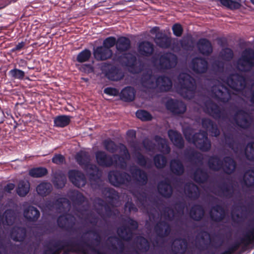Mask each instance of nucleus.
<instances>
[{
	"label": "nucleus",
	"instance_id": "64",
	"mask_svg": "<svg viewBox=\"0 0 254 254\" xmlns=\"http://www.w3.org/2000/svg\"><path fill=\"white\" fill-rule=\"evenodd\" d=\"M246 158L250 161H254V142L248 143L245 150Z\"/></svg>",
	"mask_w": 254,
	"mask_h": 254
},
{
	"label": "nucleus",
	"instance_id": "56",
	"mask_svg": "<svg viewBox=\"0 0 254 254\" xmlns=\"http://www.w3.org/2000/svg\"><path fill=\"white\" fill-rule=\"evenodd\" d=\"M91 52L88 49H85L79 52L76 56V61L79 63H82L89 61L91 57Z\"/></svg>",
	"mask_w": 254,
	"mask_h": 254
},
{
	"label": "nucleus",
	"instance_id": "20",
	"mask_svg": "<svg viewBox=\"0 0 254 254\" xmlns=\"http://www.w3.org/2000/svg\"><path fill=\"white\" fill-rule=\"evenodd\" d=\"M210 219L215 222L222 221L226 216V211L224 207L220 204H216L212 206L209 212Z\"/></svg>",
	"mask_w": 254,
	"mask_h": 254
},
{
	"label": "nucleus",
	"instance_id": "28",
	"mask_svg": "<svg viewBox=\"0 0 254 254\" xmlns=\"http://www.w3.org/2000/svg\"><path fill=\"white\" fill-rule=\"evenodd\" d=\"M188 247V242L185 238H177L173 243L172 251L174 254H184Z\"/></svg>",
	"mask_w": 254,
	"mask_h": 254
},
{
	"label": "nucleus",
	"instance_id": "61",
	"mask_svg": "<svg viewBox=\"0 0 254 254\" xmlns=\"http://www.w3.org/2000/svg\"><path fill=\"white\" fill-rule=\"evenodd\" d=\"M136 57L134 55L130 53H126L124 65L134 69L136 64Z\"/></svg>",
	"mask_w": 254,
	"mask_h": 254
},
{
	"label": "nucleus",
	"instance_id": "57",
	"mask_svg": "<svg viewBox=\"0 0 254 254\" xmlns=\"http://www.w3.org/2000/svg\"><path fill=\"white\" fill-rule=\"evenodd\" d=\"M101 191L105 197L111 200H116L119 196L117 191L113 188L105 187L102 189Z\"/></svg>",
	"mask_w": 254,
	"mask_h": 254
},
{
	"label": "nucleus",
	"instance_id": "38",
	"mask_svg": "<svg viewBox=\"0 0 254 254\" xmlns=\"http://www.w3.org/2000/svg\"><path fill=\"white\" fill-rule=\"evenodd\" d=\"M185 191L187 196L191 199L196 200L199 197V188L193 183L186 184Z\"/></svg>",
	"mask_w": 254,
	"mask_h": 254
},
{
	"label": "nucleus",
	"instance_id": "6",
	"mask_svg": "<svg viewBox=\"0 0 254 254\" xmlns=\"http://www.w3.org/2000/svg\"><path fill=\"white\" fill-rule=\"evenodd\" d=\"M237 64L243 72H250L254 67V50L247 48L244 50L237 61Z\"/></svg>",
	"mask_w": 254,
	"mask_h": 254
},
{
	"label": "nucleus",
	"instance_id": "9",
	"mask_svg": "<svg viewBox=\"0 0 254 254\" xmlns=\"http://www.w3.org/2000/svg\"><path fill=\"white\" fill-rule=\"evenodd\" d=\"M125 221L129 225H123L117 229V233L119 236L125 241H130L133 238V231L136 230L138 227L137 222L134 219L128 218Z\"/></svg>",
	"mask_w": 254,
	"mask_h": 254
},
{
	"label": "nucleus",
	"instance_id": "27",
	"mask_svg": "<svg viewBox=\"0 0 254 254\" xmlns=\"http://www.w3.org/2000/svg\"><path fill=\"white\" fill-rule=\"evenodd\" d=\"M190 218L195 221H200L205 215V210L202 205L195 204L192 205L190 210Z\"/></svg>",
	"mask_w": 254,
	"mask_h": 254
},
{
	"label": "nucleus",
	"instance_id": "14",
	"mask_svg": "<svg viewBox=\"0 0 254 254\" xmlns=\"http://www.w3.org/2000/svg\"><path fill=\"white\" fill-rule=\"evenodd\" d=\"M190 68L196 74L206 73L208 69L207 60L201 57H196L192 59L190 63Z\"/></svg>",
	"mask_w": 254,
	"mask_h": 254
},
{
	"label": "nucleus",
	"instance_id": "55",
	"mask_svg": "<svg viewBox=\"0 0 254 254\" xmlns=\"http://www.w3.org/2000/svg\"><path fill=\"white\" fill-rule=\"evenodd\" d=\"M48 170L42 167L33 168L29 170V174L33 178H41L48 174Z\"/></svg>",
	"mask_w": 254,
	"mask_h": 254
},
{
	"label": "nucleus",
	"instance_id": "39",
	"mask_svg": "<svg viewBox=\"0 0 254 254\" xmlns=\"http://www.w3.org/2000/svg\"><path fill=\"white\" fill-rule=\"evenodd\" d=\"M135 91L134 88L127 86L123 88L120 93L121 99L126 102H130L134 99Z\"/></svg>",
	"mask_w": 254,
	"mask_h": 254
},
{
	"label": "nucleus",
	"instance_id": "16",
	"mask_svg": "<svg viewBox=\"0 0 254 254\" xmlns=\"http://www.w3.org/2000/svg\"><path fill=\"white\" fill-rule=\"evenodd\" d=\"M167 110L174 115H180L184 114L187 110L186 104L181 101L170 99L165 104Z\"/></svg>",
	"mask_w": 254,
	"mask_h": 254
},
{
	"label": "nucleus",
	"instance_id": "5",
	"mask_svg": "<svg viewBox=\"0 0 254 254\" xmlns=\"http://www.w3.org/2000/svg\"><path fill=\"white\" fill-rule=\"evenodd\" d=\"M155 60L158 62L156 64L157 68L162 70L175 68L178 62L176 55L170 52L158 54Z\"/></svg>",
	"mask_w": 254,
	"mask_h": 254
},
{
	"label": "nucleus",
	"instance_id": "26",
	"mask_svg": "<svg viewBox=\"0 0 254 254\" xmlns=\"http://www.w3.org/2000/svg\"><path fill=\"white\" fill-rule=\"evenodd\" d=\"M137 50L141 56L149 57L153 54L154 46L150 42L144 41L139 43Z\"/></svg>",
	"mask_w": 254,
	"mask_h": 254
},
{
	"label": "nucleus",
	"instance_id": "60",
	"mask_svg": "<svg viewBox=\"0 0 254 254\" xmlns=\"http://www.w3.org/2000/svg\"><path fill=\"white\" fill-rule=\"evenodd\" d=\"M70 199L73 203L80 205H81L85 199L83 194L78 190H74L72 192Z\"/></svg>",
	"mask_w": 254,
	"mask_h": 254
},
{
	"label": "nucleus",
	"instance_id": "49",
	"mask_svg": "<svg viewBox=\"0 0 254 254\" xmlns=\"http://www.w3.org/2000/svg\"><path fill=\"white\" fill-rule=\"evenodd\" d=\"M52 190V185L48 182H42L36 187L38 194L43 197L49 195Z\"/></svg>",
	"mask_w": 254,
	"mask_h": 254
},
{
	"label": "nucleus",
	"instance_id": "22",
	"mask_svg": "<svg viewBox=\"0 0 254 254\" xmlns=\"http://www.w3.org/2000/svg\"><path fill=\"white\" fill-rule=\"evenodd\" d=\"M129 172L133 180L139 185L144 186L147 184L148 176L144 170L134 166L130 168Z\"/></svg>",
	"mask_w": 254,
	"mask_h": 254
},
{
	"label": "nucleus",
	"instance_id": "32",
	"mask_svg": "<svg viewBox=\"0 0 254 254\" xmlns=\"http://www.w3.org/2000/svg\"><path fill=\"white\" fill-rule=\"evenodd\" d=\"M223 167L221 169L225 174L231 175L233 174L237 166L235 160L231 156H225L223 158Z\"/></svg>",
	"mask_w": 254,
	"mask_h": 254
},
{
	"label": "nucleus",
	"instance_id": "1",
	"mask_svg": "<svg viewBox=\"0 0 254 254\" xmlns=\"http://www.w3.org/2000/svg\"><path fill=\"white\" fill-rule=\"evenodd\" d=\"M66 247H70L72 251L81 252L83 254H87V251L85 247L88 248L97 254L98 250H96L92 245V243H88L86 240L83 239L82 236L79 240L76 238H72L67 241H57L52 244V247H49L48 249L45 250L43 254H55L59 253L64 250Z\"/></svg>",
	"mask_w": 254,
	"mask_h": 254
},
{
	"label": "nucleus",
	"instance_id": "46",
	"mask_svg": "<svg viewBox=\"0 0 254 254\" xmlns=\"http://www.w3.org/2000/svg\"><path fill=\"white\" fill-rule=\"evenodd\" d=\"M242 0H219L220 3L224 6L230 10H237L242 6ZM254 4V0H250Z\"/></svg>",
	"mask_w": 254,
	"mask_h": 254
},
{
	"label": "nucleus",
	"instance_id": "10",
	"mask_svg": "<svg viewBox=\"0 0 254 254\" xmlns=\"http://www.w3.org/2000/svg\"><path fill=\"white\" fill-rule=\"evenodd\" d=\"M58 226L67 232H76L75 218L71 214L65 213L60 215L57 219Z\"/></svg>",
	"mask_w": 254,
	"mask_h": 254
},
{
	"label": "nucleus",
	"instance_id": "8",
	"mask_svg": "<svg viewBox=\"0 0 254 254\" xmlns=\"http://www.w3.org/2000/svg\"><path fill=\"white\" fill-rule=\"evenodd\" d=\"M204 111L215 120H225L228 118L227 113L223 108L220 107L211 100H208L204 104Z\"/></svg>",
	"mask_w": 254,
	"mask_h": 254
},
{
	"label": "nucleus",
	"instance_id": "31",
	"mask_svg": "<svg viewBox=\"0 0 254 254\" xmlns=\"http://www.w3.org/2000/svg\"><path fill=\"white\" fill-rule=\"evenodd\" d=\"M154 41L159 47L163 49H168L172 44L171 38L162 32L156 34Z\"/></svg>",
	"mask_w": 254,
	"mask_h": 254
},
{
	"label": "nucleus",
	"instance_id": "29",
	"mask_svg": "<svg viewBox=\"0 0 254 254\" xmlns=\"http://www.w3.org/2000/svg\"><path fill=\"white\" fill-rule=\"evenodd\" d=\"M156 78L152 71L148 70L142 73L140 80L143 86L149 89H154L155 88Z\"/></svg>",
	"mask_w": 254,
	"mask_h": 254
},
{
	"label": "nucleus",
	"instance_id": "23",
	"mask_svg": "<svg viewBox=\"0 0 254 254\" xmlns=\"http://www.w3.org/2000/svg\"><path fill=\"white\" fill-rule=\"evenodd\" d=\"M158 193L163 197L169 198L171 197L173 190L169 179H165L158 183L157 185Z\"/></svg>",
	"mask_w": 254,
	"mask_h": 254
},
{
	"label": "nucleus",
	"instance_id": "30",
	"mask_svg": "<svg viewBox=\"0 0 254 254\" xmlns=\"http://www.w3.org/2000/svg\"><path fill=\"white\" fill-rule=\"evenodd\" d=\"M23 215L27 221L35 222L39 218L40 212L36 207L30 205L24 210Z\"/></svg>",
	"mask_w": 254,
	"mask_h": 254
},
{
	"label": "nucleus",
	"instance_id": "59",
	"mask_svg": "<svg viewBox=\"0 0 254 254\" xmlns=\"http://www.w3.org/2000/svg\"><path fill=\"white\" fill-rule=\"evenodd\" d=\"M219 188L223 196L228 198L233 196L234 191L232 186L228 185L226 183H223L219 186Z\"/></svg>",
	"mask_w": 254,
	"mask_h": 254
},
{
	"label": "nucleus",
	"instance_id": "13",
	"mask_svg": "<svg viewBox=\"0 0 254 254\" xmlns=\"http://www.w3.org/2000/svg\"><path fill=\"white\" fill-rule=\"evenodd\" d=\"M254 224V217L250 221L249 226H252ZM254 240V227L251 228V229L247 232L244 237L242 238L241 243L236 242L234 243L231 247H229L226 252L228 254H232L235 251L237 250L239 248L241 244L246 245L251 244Z\"/></svg>",
	"mask_w": 254,
	"mask_h": 254
},
{
	"label": "nucleus",
	"instance_id": "47",
	"mask_svg": "<svg viewBox=\"0 0 254 254\" xmlns=\"http://www.w3.org/2000/svg\"><path fill=\"white\" fill-rule=\"evenodd\" d=\"M209 178L208 174L206 171L201 168H197L193 173V180L198 184L206 182Z\"/></svg>",
	"mask_w": 254,
	"mask_h": 254
},
{
	"label": "nucleus",
	"instance_id": "34",
	"mask_svg": "<svg viewBox=\"0 0 254 254\" xmlns=\"http://www.w3.org/2000/svg\"><path fill=\"white\" fill-rule=\"evenodd\" d=\"M75 159L77 164L82 167L83 169H87L88 166L90 163V157L87 152L80 151L76 153Z\"/></svg>",
	"mask_w": 254,
	"mask_h": 254
},
{
	"label": "nucleus",
	"instance_id": "33",
	"mask_svg": "<svg viewBox=\"0 0 254 254\" xmlns=\"http://www.w3.org/2000/svg\"><path fill=\"white\" fill-rule=\"evenodd\" d=\"M15 220V215L11 209L6 210L3 214L0 212V227L3 225L11 226Z\"/></svg>",
	"mask_w": 254,
	"mask_h": 254
},
{
	"label": "nucleus",
	"instance_id": "44",
	"mask_svg": "<svg viewBox=\"0 0 254 254\" xmlns=\"http://www.w3.org/2000/svg\"><path fill=\"white\" fill-rule=\"evenodd\" d=\"M224 90L218 89L214 92L215 98L220 102L227 103L231 99L230 90L227 87L222 86Z\"/></svg>",
	"mask_w": 254,
	"mask_h": 254
},
{
	"label": "nucleus",
	"instance_id": "42",
	"mask_svg": "<svg viewBox=\"0 0 254 254\" xmlns=\"http://www.w3.org/2000/svg\"><path fill=\"white\" fill-rule=\"evenodd\" d=\"M223 159L222 160L217 155L210 156L207 162L209 169L214 171L221 170L223 167Z\"/></svg>",
	"mask_w": 254,
	"mask_h": 254
},
{
	"label": "nucleus",
	"instance_id": "48",
	"mask_svg": "<svg viewBox=\"0 0 254 254\" xmlns=\"http://www.w3.org/2000/svg\"><path fill=\"white\" fill-rule=\"evenodd\" d=\"M71 117L67 115H60L54 120V126L58 127H64L70 123Z\"/></svg>",
	"mask_w": 254,
	"mask_h": 254
},
{
	"label": "nucleus",
	"instance_id": "53",
	"mask_svg": "<svg viewBox=\"0 0 254 254\" xmlns=\"http://www.w3.org/2000/svg\"><path fill=\"white\" fill-rule=\"evenodd\" d=\"M136 163L137 164L142 167H147L150 168L151 167V161L150 159L144 156L141 152L138 151L135 154Z\"/></svg>",
	"mask_w": 254,
	"mask_h": 254
},
{
	"label": "nucleus",
	"instance_id": "51",
	"mask_svg": "<svg viewBox=\"0 0 254 254\" xmlns=\"http://www.w3.org/2000/svg\"><path fill=\"white\" fill-rule=\"evenodd\" d=\"M155 166L158 169L164 168L167 164V157L161 154H156L153 158Z\"/></svg>",
	"mask_w": 254,
	"mask_h": 254
},
{
	"label": "nucleus",
	"instance_id": "36",
	"mask_svg": "<svg viewBox=\"0 0 254 254\" xmlns=\"http://www.w3.org/2000/svg\"><path fill=\"white\" fill-rule=\"evenodd\" d=\"M10 236L15 242H23L26 236V230L24 227H14L11 231Z\"/></svg>",
	"mask_w": 254,
	"mask_h": 254
},
{
	"label": "nucleus",
	"instance_id": "7",
	"mask_svg": "<svg viewBox=\"0 0 254 254\" xmlns=\"http://www.w3.org/2000/svg\"><path fill=\"white\" fill-rule=\"evenodd\" d=\"M110 183L116 187L127 185L131 181V176L127 173L120 170H113L108 173Z\"/></svg>",
	"mask_w": 254,
	"mask_h": 254
},
{
	"label": "nucleus",
	"instance_id": "41",
	"mask_svg": "<svg viewBox=\"0 0 254 254\" xmlns=\"http://www.w3.org/2000/svg\"><path fill=\"white\" fill-rule=\"evenodd\" d=\"M239 204L238 210H241L242 216H240V214H237L236 217L237 219H240L243 216L246 217L254 213V205L252 202H248L247 205H244L240 203Z\"/></svg>",
	"mask_w": 254,
	"mask_h": 254
},
{
	"label": "nucleus",
	"instance_id": "35",
	"mask_svg": "<svg viewBox=\"0 0 254 254\" xmlns=\"http://www.w3.org/2000/svg\"><path fill=\"white\" fill-rule=\"evenodd\" d=\"M170 170L172 174L180 176L184 173L185 167L180 159H173L170 162Z\"/></svg>",
	"mask_w": 254,
	"mask_h": 254
},
{
	"label": "nucleus",
	"instance_id": "3",
	"mask_svg": "<svg viewBox=\"0 0 254 254\" xmlns=\"http://www.w3.org/2000/svg\"><path fill=\"white\" fill-rule=\"evenodd\" d=\"M180 85L179 92L186 99L193 98L196 88L195 81L190 74L183 73L178 77Z\"/></svg>",
	"mask_w": 254,
	"mask_h": 254
},
{
	"label": "nucleus",
	"instance_id": "2",
	"mask_svg": "<svg viewBox=\"0 0 254 254\" xmlns=\"http://www.w3.org/2000/svg\"><path fill=\"white\" fill-rule=\"evenodd\" d=\"M120 145L121 150L123 152L125 157L117 154L111 155L104 151L98 150L95 154L98 165L102 167L109 168L115 166L120 169H126L127 163L125 158L128 159L130 158V154L125 145L121 143Z\"/></svg>",
	"mask_w": 254,
	"mask_h": 254
},
{
	"label": "nucleus",
	"instance_id": "11",
	"mask_svg": "<svg viewBox=\"0 0 254 254\" xmlns=\"http://www.w3.org/2000/svg\"><path fill=\"white\" fill-rule=\"evenodd\" d=\"M106 76L110 80L119 81L124 77V74L121 68L112 65L110 62L104 63L102 67Z\"/></svg>",
	"mask_w": 254,
	"mask_h": 254
},
{
	"label": "nucleus",
	"instance_id": "15",
	"mask_svg": "<svg viewBox=\"0 0 254 254\" xmlns=\"http://www.w3.org/2000/svg\"><path fill=\"white\" fill-rule=\"evenodd\" d=\"M227 83L230 88L239 91L245 87L246 79L245 77L240 74H232L227 77Z\"/></svg>",
	"mask_w": 254,
	"mask_h": 254
},
{
	"label": "nucleus",
	"instance_id": "4",
	"mask_svg": "<svg viewBox=\"0 0 254 254\" xmlns=\"http://www.w3.org/2000/svg\"><path fill=\"white\" fill-rule=\"evenodd\" d=\"M185 136L189 142L193 143L197 149L203 152H207L211 149V143L206 130H200L192 135L190 133H185Z\"/></svg>",
	"mask_w": 254,
	"mask_h": 254
},
{
	"label": "nucleus",
	"instance_id": "50",
	"mask_svg": "<svg viewBox=\"0 0 254 254\" xmlns=\"http://www.w3.org/2000/svg\"><path fill=\"white\" fill-rule=\"evenodd\" d=\"M65 176L62 173L56 174L52 179V183L57 189H62L66 183Z\"/></svg>",
	"mask_w": 254,
	"mask_h": 254
},
{
	"label": "nucleus",
	"instance_id": "52",
	"mask_svg": "<svg viewBox=\"0 0 254 254\" xmlns=\"http://www.w3.org/2000/svg\"><path fill=\"white\" fill-rule=\"evenodd\" d=\"M30 190V184L27 181H20L16 189L17 194L21 197L26 196L29 192Z\"/></svg>",
	"mask_w": 254,
	"mask_h": 254
},
{
	"label": "nucleus",
	"instance_id": "18",
	"mask_svg": "<svg viewBox=\"0 0 254 254\" xmlns=\"http://www.w3.org/2000/svg\"><path fill=\"white\" fill-rule=\"evenodd\" d=\"M154 231L157 237L164 238L168 237L171 233V227L166 221L159 220L154 226Z\"/></svg>",
	"mask_w": 254,
	"mask_h": 254
},
{
	"label": "nucleus",
	"instance_id": "58",
	"mask_svg": "<svg viewBox=\"0 0 254 254\" xmlns=\"http://www.w3.org/2000/svg\"><path fill=\"white\" fill-rule=\"evenodd\" d=\"M104 147L108 152L114 153L118 150V146L113 140L110 139H105L103 142Z\"/></svg>",
	"mask_w": 254,
	"mask_h": 254
},
{
	"label": "nucleus",
	"instance_id": "63",
	"mask_svg": "<svg viewBox=\"0 0 254 254\" xmlns=\"http://www.w3.org/2000/svg\"><path fill=\"white\" fill-rule=\"evenodd\" d=\"M220 56L223 60L229 62L233 59L234 53L231 49L226 48L222 50Z\"/></svg>",
	"mask_w": 254,
	"mask_h": 254
},
{
	"label": "nucleus",
	"instance_id": "24",
	"mask_svg": "<svg viewBox=\"0 0 254 254\" xmlns=\"http://www.w3.org/2000/svg\"><path fill=\"white\" fill-rule=\"evenodd\" d=\"M199 52L204 56H208L213 52L212 44L206 38H200L196 44Z\"/></svg>",
	"mask_w": 254,
	"mask_h": 254
},
{
	"label": "nucleus",
	"instance_id": "62",
	"mask_svg": "<svg viewBox=\"0 0 254 254\" xmlns=\"http://www.w3.org/2000/svg\"><path fill=\"white\" fill-rule=\"evenodd\" d=\"M154 140L161 148L163 151H164L167 153H169L170 152V147L167 144V142L165 139L163 138L159 135H155L154 137Z\"/></svg>",
	"mask_w": 254,
	"mask_h": 254
},
{
	"label": "nucleus",
	"instance_id": "19",
	"mask_svg": "<svg viewBox=\"0 0 254 254\" xmlns=\"http://www.w3.org/2000/svg\"><path fill=\"white\" fill-rule=\"evenodd\" d=\"M93 54L97 61H104L110 59L113 54L112 50H108L103 46H99L93 48Z\"/></svg>",
	"mask_w": 254,
	"mask_h": 254
},
{
	"label": "nucleus",
	"instance_id": "45",
	"mask_svg": "<svg viewBox=\"0 0 254 254\" xmlns=\"http://www.w3.org/2000/svg\"><path fill=\"white\" fill-rule=\"evenodd\" d=\"M243 184L247 188H254V170H247L244 174L243 178Z\"/></svg>",
	"mask_w": 254,
	"mask_h": 254
},
{
	"label": "nucleus",
	"instance_id": "12",
	"mask_svg": "<svg viewBox=\"0 0 254 254\" xmlns=\"http://www.w3.org/2000/svg\"><path fill=\"white\" fill-rule=\"evenodd\" d=\"M234 120L236 125L243 129L249 128L252 124V118L246 111L243 109H238L234 115Z\"/></svg>",
	"mask_w": 254,
	"mask_h": 254
},
{
	"label": "nucleus",
	"instance_id": "40",
	"mask_svg": "<svg viewBox=\"0 0 254 254\" xmlns=\"http://www.w3.org/2000/svg\"><path fill=\"white\" fill-rule=\"evenodd\" d=\"M185 156L189 161L192 163H201L203 160L202 154L193 149L185 151Z\"/></svg>",
	"mask_w": 254,
	"mask_h": 254
},
{
	"label": "nucleus",
	"instance_id": "25",
	"mask_svg": "<svg viewBox=\"0 0 254 254\" xmlns=\"http://www.w3.org/2000/svg\"><path fill=\"white\" fill-rule=\"evenodd\" d=\"M169 139L173 144L179 149H182L185 146V141L182 134L179 131L170 129L168 131Z\"/></svg>",
	"mask_w": 254,
	"mask_h": 254
},
{
	"label": "nucleus",
	"instance_id": "17",
	"mask_svg": "<svg viewBox=\"0 0 254 254\" xmlns=\"http://www.w3.org/2000/svg\"><path fill=\"white\" fill-rule=\"evenodd\" d=\"M70 182L75 187L80 188L85 186L87 181L85 175L78 170H70L68 172Z\"/></svg>",
	"mask_w": 254,
	"mask_h": 254
},
{
	"label": "nucleus",
	"instance_id": "43",
	"mask_svg": "<svg viewBox=\"0 0 254 254\" xmlns=\"http://www.w3.org/2000/svg\"><path fill=\"white\" fill-rule=\"evenodd\" d=\"M88 176L91 181L96 182L100 179L101 173L98 167L94 164H91L87 167V169H83Z\"/></svg>",
	"mask_w": 254,
	"mask_h": 254
},
{
	"label": "nucleus",
	"instance_id": "54",
	"mask_svg": "<svg viewBox=\"0 0 254 254\" xmlns=\"http://www.w3.org/2000/svg\"><path fill=\"white\" fill-rule=\"evenodd\" d=\"M137 244V248L139 252L142 253L147 252L150 249V243L149 241L144 237H138L136 239Z\"/></svg>",
	"mask_w": 254,
	"mask_h": 254
},
{
	"label": "nucleus",
	"instance_id": "21",
	"mask_svg": "<svg viewBox=\"0 0 254 254\" xmlns=\"http://www.w3.org/2000/svg\"><path fill=\"white\" fill-rule=\"evenodd\" d=\"M155 88L161 92L169 91L172 88V81L166 75H159L155 80Z\"/></svg>",
	"mask_w": 254,
	"mask_h": 254
},
{
	"label": "nucleus",
	"instance_id": "37",
	"mask_svg": "<svg viewBox=\"0 0 254 254\" xmlns=\"http://www.w3.org/2000/svg\"><path fill=\"white\" fill-rule=\"evenodd\" d=\"M116 49L120 52H125L131 48V41L128 38L121 36L117 39Z\"/></svg>",
	"mask_w": 254,
	"mask_h": 254
}]
</instances>
